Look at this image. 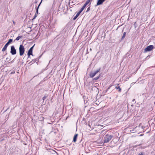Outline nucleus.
Returning <instances> with one entry per match:
<instances>
[{"instance_id": "nucleus-1", "label": "nucleus", "mask_w": 155, "mask_h": 155, "mask_svg": "<svg viewBox=\"0 0 155 155\" xmlns=\"http://www.w3.org/2000/svg\"><path fill=\"white\" fill-rule=\"evenodd\" d=\"M113 136L109 134H106L104 138V143H106L109 142L111 139L112 138Z\"/></svg>"}, {"instance_id": "nucleus-2", "label": "nucleus", "mask_w": 155, "mask_h": 155, "mask_svg": "<svg viewBox=\"0 0 155 155\" xmlns=\"http://www.w3.org/2000/svg\"><path fill=\"white\" fill-rule=\"evenodd\" d=\"M19 54L20 56H22L25 52V48L22 45H20L19 48Z\"/></svg>"}, {"instance_id": "nucleus-3", "label": "nucleus", "mask_w": 155, "mask_h": 155, "mask_svg": "<svg viewBox=\"0 0 155 155\" xmlns=\"http://www.w3.org/2000/svg\"><path fill=\"white\" fill-rule=\"evenodd\" d=\"M12 39H10L8 40V42L5 44L4 47L2 50V51L4 52L7 49V48L9 44L12 42Z\"/></svg>"}, {"instance_id": "nucleus-4", "label": "nucleus", "mask_w": 155, "mask_h": 155, "mask_svg": "<svg viewBox=\"0 0 155 155\" xmlns=\"http://www.w3.org/2000/svg\"><path fill=\"white\" fill-rule=\"evenodd\" d=\"M100 69L101 68H100L95 71L94 72L91 71L89 74L90 77L91 78H93L97 73L99 71Z\"/></svg>"}, {"instance_id": "nucleus-5", "label": "nucleus", "mask_w": 155, "mask_h": 155, "mask_svg": "<svg viewBox=\"0 0 155 155\" xmlns=\"http://www.w3.org/2000/svg\"><path fill=\"white\" fill-rule=\"evenodd\" d=\"M153 45H150L147 46L144 49V52L151 51L153 48Z\"/></svg>"}, {"instance_id": "nucleus-6", "label": "nucleus", "mask_w": 155, "mask_h": 155, "mask_svg": "<svg viewBox=\"0 0 155 155\" xmlns=\"http://www.w3.org/2000/svg\"><path fill=\"white\" fill-rule=\"evenodd\" d=\"M10 53L13 55L15 54H16V50L14 46H11Z\"/></svg>"}, {"instance_id": "nucleus-7", "label": "nucleus", "mask_w": 155, "mask_h": 155, "mask_svg": "<svg viewBox=\"0 0 155 155\" xmlns=\"http://www.w3.org/2000/svg\"><path fill=\"white\" fill-rule=\"evenodd\" d=\"M105 0H98L97 3V5H99L102 4Z\"/></svg>"}, {"instance_id": "nucleus-8", "label": "nucleus", "mask_w": 155, "mask_h": 155, "mask_svg": "<svg viewBox=\"0 0 155 155\" xmlns=\"http://www.w3.org/2000/svg\"><path fill=\"white\" fill-rule=\"evenodd\" d=\"M32 50H30V49L28 51L27 55L28 56V58H29L30 57V56L31 55H32V56H33V54H32Z\"/></svg>"}, {"instance_id": "nucleus-9", "label": "nucleus", "mask_w": 155, "mask_h": 155, "mask_svg": "<svg viewBox=\"0 0 155 155\" xmlns=\"http://www.w3.org/2000/svg\"><path fill=\"white\" fill-rule=\"evenodd\" d=\"M78 135V134H75L74 135V137H73V141L74 142H76V141Z\"/></svg>"}, {"instance_id": "nucleus-10", "label": "nucleus", "mask_w": 155, "mask_h": 155, "mask_svg": "<svg viewBox=\"0 0 155 155\" xmlns=\"http://www.w3.org/2000/svg\"><path fill=\"white\" fill-rule=\"evenodd\" d=\"M119 85V84H117V86L115 87V88L117 89L118 90V91L120 92L121 91V89L120 88L119 86H118Z\"/></svg>"}, {"instance_id": "nucleus-11", "label": "nucleus", "mask_w": 155, "mask_h": 155, "mask_svg": "<svg viewBox=\"0 0 155 155\" xmlns=\"http://www.w3.org/2000/svg\"><path fill=\"white\" fill-rule=\"evenodd\" d=\"M91 0H87L85 3L84 4V5L83 6V7L85 8L86 6L89 3Z\"/></svg>"}, {"instance_id": "nucleus-12", "label": "nucleus", "mask_w": 155, "mask_h": 155, "mask_svg": "<svg viewBox=\"0 0 155 155\" xmlns=\"http://www.w3.org/2000/svg\"><path fill=\"white\" fill-rule=\"evenodd\" d=\"M42 0H41V1L40 2V4H39V5H38V7H37V8H36V14H38V8H39V6H40L41 2H42Z\"/></svg>"}, {"instance_id": "nucleus-13", "label": "nucleus", "mask_w": 155, "mask_h": 155, "mask_svg": "<svg viewBox=\"0 0 155 155\" xmlns=\"http://www.w3.org/2000/svg\"><path fill=\"white\" fill-rule=\"evenodd\" d=\"M80 13L79 12H78L77 13V14L76 15V16L74 17L73 18V20H75L78 17V16L80 14Z\"/></svg>"}, {"instance_id": "nucleus-14", "label": "nucleus", "mask_w": 155, "mask_h": 155, "mask_svg": "<svg viewBox=\"0 0 155 155\" xmlns=\"http://www.w3.org/2000/svg\"><path fill=\"white\" fill-rule=\"evenodd\" d=\"M100 76H101V74H100L98 75V76H97V77L95 78H93V81H95V80H98L99 78L100 77Z\"/></svg>"}, {"instance_id": "nucleus-15", "label": "nucleus", "mask_w": 155, "mask_h": 155, "mask_svg": "<svg viewBox=\"0 0 155 155\" xmlns=\"http://www.w3.org/2000/svg\"><path fill=\"white\" fill-rule=\"evenodd\" d=\"M36 61V59L34 60H32L31 62H30L29 64H31L30 65L32 64L33 63H34Z\"/></svg>"}, {"instance_id": "nucleus-16", "label": "nucleus", "mask_w": 155, "mask_h": 155, "mask_svg": "<svg viewBox=\"0 0 155 155\" xmlns=\"http://www.w3.org/2000/svg\"><path fill=\"white\" fill-rule=\"evenodd\" d=\"M22 36H20L17 37L15 39V40L18 41L20 38H21Z\"/></svg>"}, {"instance_id": "nucleus-17", "label": "nucleus", "mask_w": 155, "mask_h": 155, "mask_svg": "<svg viewBox=\"0 0 155 155\" xmlns=\"http://www.w3.org/2000/svg\"><path fill=\"white\" fill-rule=\"evenodd\" d=\"M126 32H124V33L123 34V35L122 37L121 38L122 39H123L125 37V36H126Z\"/></svg>"}, {"instance_id": "nucleus-18", "label": "nucleus", "mask_w": 155, "mask_h": 155, "mask_svg": "<svg viewBox=\"0 0 155 155\" xmlns=\"http://www.w3.org/2000/svg\"><path fill=\"white\" fill-rule=\"evenodd\" d=\"M85 8H84L83 6L81 8L80 10L78 12L80 13H81L82 12L83 10Z\"/></svg>"}, {"instance_id": "nucleus-19", "label": "nucleus", "mask_w": 155, "mask_h": 155, "mask_svg": "<svg viewBox=\"0 0 155 155\" xmlns=\"http://www.w3.org/2000/svg\"><path fill=\"white\" fill-rule=\"evenodd\" d=\"M47 97V96H45L43 97L42 98V99L44 101L45 99H46V98Z\"/></svg>"}, {"instance_id": "nucleus-20", "label": "nucleus", "mask_w": 155, "mask_h": 155, "mask_svg": "<svg viewBox=\"0 0 155 155\" xmlns=\"http://www.w3.org/2000/svg\"><path fill=\"white\" fill-rule=\"evenodd\" d=\"M10 59L8 58H7L6 59V61H7V62L9 61H10Z\"/></svg>"}, {"instance_id": "nucleus-21", "label": "nucleus", "mask_w": 155, "mask_h": 155, "mask_svg": "<svg viewBox=\"0 0 155 155\" xmlns=\"http://www.w3.org/2000/svg\"><path fill=\"white\" fill-rule=\"evenodd\" d=\"M34 45L33 46H32V47H31L30 48V50H32V51H33V48H34V45Z\"/></svg>"}, {"instance_id": "nucleus-22", "label": "nucleus", "mask_w": 155, "mask_h": 155, "mask_svg": "<svg viewBox=\"0 0 155 155\" xmlns=\"http://www.w3.org/2000/svg\"><path fill=\"white\" fill-rule=\"evenodd\" d=\"M37 16V15L36 13H35V15H34V18L33 19V20L34 19H35Z\"/></svg>"}, {"instance_id": "nucleus-23", "label": "nucleus", "mask_w": 155, "mask_h": 155, "mask_svg": "<svg viewBox=\"0 0 155 155\" xmlns=\"http://www.w3.org/2000/svg\"><path fill=\"white\" fill-rule=\"evenodd\" d=\"M138 155H144V154L143 153L141 152L140 153H139Z\"/></svg>"}, {"instance_id": "nucleus-24", "label": "nucleus", "mask_w": 155, "mask_h": 155, "mask_svg": "<svg viewBox=\"0 0 155 155\" xmlns=\"http://www.w3.org/2000/svg\"><path fill=\"white\" fill-rule=\"evenodd\" d=\"M90 7H89L87 8V11H86V12H87L89 11L90 10Z\"/></svg>"}, {"instance_id": "nucleus-25", "label": "nucleus", "mask_w": 155, "mask_h": 155, "mask_svg": "<svg viewBox=\"0 0 155 155\" xmlns=\"http://www.w3.org/2000/svg\"><path fill=\"white\" fill-rule=\"evenodd\" d=\"M112 86V85H111L110 86L108 87V88L107 89V91L110 88V87Z\"/></svg>"}, {"instance_id": "nucleus-26", "label": "nucleus", "mask_w": 155, "mask_h": 155, "mask_svg": "<svg viewBox=\"0 0 155 155\" xmlns=\"http://www.w3.org/2000/svg\"><path fill=\"white\" fill-rule=\"evenodd\" d=\"M15 73V71H12V72H11V74H14Z\"/></svg>"}, {"instance_id": "nucleus-27", "label": "nucleus", "mask_w": 155, "mask_h": 155, "mask_svg": "<svg viewBox=\"0 0 155 155\" xmlns=\"http://www.w3.org/2000/svg\"><path fill=\"white\" fill-rule=\"evenodd\" d=\"M134 101H135V99H133L132 100V102H134Z\"/></svg>"}, {"instance_id": "nucleus-28", "label": "nucleus", "mask_w": 155, "mask_h": 155, "mask_svg": "<svg viewBox=\"0 0 155 155\" xmlns=\"http://www.w3.org/2000/svg\"><path fill=\"white\" fill-rule=\"evenodd\" d=\"M13 23H14V24L15 25V22L14 21H13Z\"/></svg>"}, {"instance_id": "nucleus-29", "label": "nucleus", "mask_w": 155, "mask_h": 155, "mask_svg": "<svg viewBox=\"0 0 155 155\" xmlns=\"http://www.w3.org/2000/svg\"><path fill=\"white\" fill-rule=\"evenodd\" d=\"M86 153H88V152H86Z\"/></svg>"}]
</instances>
